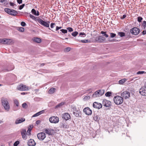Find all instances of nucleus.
<instances>
[{
  "label": "nucleus",
  "mask_w": 146,
  "mask_h": 146,
  "mask_svg": "<svg viewBox=\"0 0 146 146\" xmlns=\"http://www.w3.org/2000/svg\"><path fill=\"white\" fill-rule=\"evenodd\" d=\"M1 102L4 109L7 111H9L10 109V106L7 99H2Z\"/></svg>",
  "instance_id": "nucleus-3"
},
{
  "label": "nucleus",
  "mask_w": 146,
  "mask_h": 146,
  "mask_svg": "<svg viewBox=\"0 0 146 146\" xmlns=\"http://www.w3.org/2000/svg\"><path fill=\"white\" fill-rule=\"evenodd\" d=\"M142 19L143 18L141 17H139L137 18V21L139 22H141Z\"/></svg>",
  "instance_id": "nucleus-46"
},
{
  "label": "nucleus",
  "mask_w": 146,
  "mask_h": 146,
  "mask_svg": "<svg viewBox=\"0 0 146 146\" xmlns=\"http://www.w3.org/2000/svg\"><path fill=\"white\" fill-rule=\"evenodd\" d=\"M39 113V114L40 115L41 114L43 113L44 112V110H42L41 111H40L38 112Z\"/></svg>",
  "instance_id": "nucleus-63"
},
{
  "label": "nucleus",
  "mask_w": 146,
  "mask_h": 146,
  "mask_svg": "<svg viewBox=\"0 0 146 146\" xmlns=\"http://www.w3.org/2000/svg\"><path fill=\"white\" fill-rule=\"evenodd\" d=\"M90 98V97L89 96H85L84 99L85 100H87L89 99Z\"/></svg>",
  "instance_id": "nucleus-47"
},
{
  "label": "nucleus",
  "mask_w": 146,
  "mask_h": 146,
  "mask_svg": "<svg viewBox=\"0 0 146 146\" xmlns=\"http://www.w3.org/2000/svg\"><path fill=\"white\" fill-rule=\"evenodd\" d=\"M13 43L12 40L11 39H7L6 44H12Z\"/></svg>",
  "instance_id": "nucleus-31"
},
{
  "label": "nucleus",
  "mask_w": 146,
  "mask_h": 146,
  "mask_svg": "<svg viewBox=\"0 0 146 146\" xmlns=\"http://www.w3.org/2000/svg\"><path fill=\"white\" fill-rule=\"evenodd\" d=\"M25 119L24 118L19 117L17 119L15 122V123L16 124H18L19 123H22L25 121Z\"/></svg>",
  "instance_id": "nucleus-16"
},
{
  "label": "nucleus",
  "mask_w": 146,
  "mask_h": 146,
  "mask_svg": "<svg viewBox=\"0 0 146 146\" xmlns=\"http://www.w3.org/2000/svg\"><path fill=\"white\" fill-rule=\"evenodd\" d=\"M44 131L45 133L48 135L51 134V131H53V130L52 129H48L46 128H45L44 129Z\"/></svg>",
  "instance_id": "nucleus-22"
},
{
  "label": "nucleus",
  "mask_w": 146,
  "mask_h": 146,
  "mask_svg": "<svg viewBox=\"0 0 146 146\" xmlns=\"http://www.w3.org/2000/svg\"><path fill=\"white\" fill-rule=\"evenodd\" d=\"M26 134L27 133L26 130L24 129H23L22 130V131L21 132V135L23 138H25L26 137Z\"/></svg>",
  "instance_id": "nucleus-21"
},
{
  "label": "nucleus",
  "mask_w": 146,
  "mask_h": 146,
  "mask_svg": "<svg viewBox=\"0 0 146 146\" xmlns=\"http://www.w3.org/2000/svg\"><path fill=\"white\" fill-rule=\"evenodd\" d=\"M0 3L5 5H6L8 3L7 0H0Z\"/></svg>",
  "instance_id": "nucleus-24"
},
{
  "label": "nucleus",
  "mask_w": 146,
  "mask_h": 146,
  "mask_svg": "<svg viewBox=\"0 0 146 146\" xmlns=\"http://www.w3.org/2000/svg\"><path fill=\"white\" fill-rule=\"evenodd\" d=\"M106 32H104L103 31H102L101 32V34H103V36H105L107 38L108 37V35L106 34Z\"/></svg>",
  "instance_id": "nucleus-35"
},
{
  "label": "nucleus",
  "mask_w": 146,
  "mask_h": 146,
  "mask_svg": "<svg viewBox=\"0 0 146 146\" xmlns=\"http://www.w3.org/2000/svg\"><path fill=\"white\" fill-rule=\"evenodd\" d=\"M73 114L77 117H81V112L80 111L77 110L76 112H74Z\"/></svg>",
  "instance_id": "nucleus-19"
},
{
  "label": "nucleus",
  "mask_w": 146,
  "mask_h": 146,
  "mask_svg": "<svg viewBox=\"0 0 146 146\" xmlns=\"http://www.w3.org/2000/svg\"><path fill=\"white\" fill-rule=\"evenodd\" d=\"M30 128H29L27 131V134L28 135H30L31 134L30 132L33 128V127H31V125L30 126Z\"/></svg>",
  "instance_id": "nucleus-32"
},
{
  "label": "nucleus",
  "mask_w": 146,
  "mask_h": 146,
  "mask_svg": "<svg viewBox=\"0 0 146 146\" xmlns=\"http://www.w3.org/2000/svg\"><path fill=\"white\" fill-rule=\"evenodd\" d=\"M60 31H61L62 33L64 34L66 33L67 32V31L66 29H62L60 30Z\"/></svg>",
  "instance_id": "nucleus-43"
},
{
  "label": "nucleus",
  "mask_w": 146,
  "mask_h": 146,
  "mask_svg": "<svg viewBox=\"0 0 146 146\" xmlns=\"http://www.w3.org/2000/svg\"><path fill=\"white\" fill-rule=\"evenodd\" d=\"M127 81L125 79H123L119 80V84H122Z\"/></svg>",
  "instance_id": "nucleus-29"
},
{
  "label": "nucleus",
  "mask_w": 146,
  "mask_h": 146,
  "mask_svg": "<svg viewBox=\"0 0 146 146\" xmlns=\"http://www.w3.org/2000/svg\"><path fill=\"white\" fill-rule=\"evenodd\" d=\"M67 29L68 30V31L71 32L73 31V29L71 27H69L67 28Z\"/></svg>",
  "instance_id": "nucleus-48"
},
{
  "label": "nucleus",
  "mask_w": 146,
  "mask_h": 146,
  "mask_svg": "<svg viewBox=\"0 0 146 146\" xmlns=\"http://www.w3.org/2000/svg\"><path fill=\"white\" fill-rule=\"evenodd\" d=\"M96 121H99L100 120V117L97 115L95 116L94 118H93Z\"/></svg>",
  "instance_id": "nucleus-27"
},
{
  "label": "nucleus",
  "mask_w": 146,
  "mask_h": 146,
  "mask_svg": "<svg viewBox=\"0 0 146 146\" xmlns=\"http://www.w3.org/2000/svg\"><path fill=\"white\" fill-rule=\"evenodd\" d=\"M64 104V102H61L58 105L55 106V108H58L62 106Z\"/></svg>",
  "instance_id": "nucleus-30"
},
{
  "label": "nucleus",
  "mask_w": 146,
  "mask_h": 146,
  "mask_svg": "<svg viewBox=\"0 0 146 146\" xmlns=\"http://www.w3.org/2000/svg\"><path fill=\"white\" fill-rule=\"evenodd\" d=\"M143 26L144 27H146V21H144L143 22Z\"/></svg>",
  "instance_id": "nucleus-62"
},
{
  "label": "nucleus",
  "mask_w": 146,
  "mask_h": 146,
  "mask_svg": "<svg viewBox=\"0 0 146 146\" xmlns=\"http://www.w3.org/2000/svg\"><path fill=\"white\" fill-rule=\"evenodd\" d=\"M145 72L143 71H139L137 72V74H142L144 73Z\"/></svg>",
  "instance_id": "nucleus-50"
},
{
  "label": "nucleus",
  "mask_w": 146,
  "mask_h": 146,
  "mask_svg": "<svg viewBox=\"0 0 146 146\" xmlns=\"http://www.w3.org/2000/svg\"><path fill=\"white\" fill-rule=\"evenodd\" d=\"M33 40L35 42L38 43H40L41 42V39L38 38H34Z\"/></svg>",
  "instance_id": "nucleus-25"
},
{
  "label": "nucleus",
  "mask_w": 146,
  "mask_h": 146,
  "mask_svg": "<svg viewBox=\"0 0 146 146\" xmlns=\"http://www.w3.org/2000/svg\"><path fill=\"white\" fill-rule=\"evenodd\" d=\"M27 144L29 146H34L36 143L33 139H30L28 141Z\"/></svg>",
  "instance_id": "nucleus-18"
},
{
  "label": "nucleus",
  "mask_w": 146,
  "mask_h": 146,
  "mask_svg": "<svg viewBox=\"0 0 146 146\" xmlns=\"http://www.w3.org/2000/svg\"><path fill=\"white\" fill-rule=\"evenodd\" d=\"M14 103L15 104L17 107L19 106V103L18 101L17 100H15L14 101Z\"/></svg>",
  "instance_id": "nucleus-39"
},
{
  "label": "nucleus",
  "mask_w": 146,
  "mask_h": 146,
  "mask_svg": "<svg viewBox=\"0 0 146 146\" xmlns=\"http://www.w3.org/2000/svg\"><path fill=\"white\" fill-rule=\"evenodd\" d=\"M140 94L143 96H146V88L144 87H142L139 90Z\"/></svg>",
  "instance_id": "nucleus-14"
},
{
  "label": "nucleus",
  "mask_w": 146,
  "mask_h": 146,
  "mask_svg": "<svg viewBox=\"0 0 146 146\" xmlns=\"http://www.w3.org/2000/svg\"><path fill=\"white\" fill-rule=\"evenodd\" d=\"M62 28V27H58V26H57L56 28V31H58V30L61 29Z\"/></svg>",
  "instance_id": "nucleus-56"
},
{
  "label": "nucleus",
  "mask_w": 146,
  "mask_h": 146,
  "mask_svg": "<svg viewBox=\"0 0 146 146\" xmlns=\"http://www.w3.org/2000/svg\"><path fill=\"white\" fill-rule=\"evenodd\" d=\"M78 34V32L75 31L72 33V35L73 36L75 37Z\"/></svg>",
  "instance_id": "nucleus-40"
},
{
  "label": "nucleus",
  "mask_w": 146,
  "mask_h": 146,
  "mask_svg": "<svg viewBox=\"0 0 146 146\" xmlns=\"http://www.w3.org/2000/svg\"><path fill=\"white\" fill-rule=\"evenodd\" d=\"M25 94H26V93H25V92H23V93H21V94L23 95H25Z\"/></svg>",
  "instance_id": "nucleus-64"
},
{
  "label": "nucleus",
  "mask_w": 146,
  "mask_h": 146,
  "mask_svg": "<svg viewBox=\"0 0 146 146\" xmlns=\"http://www.w3.org/2000/svg\"><path fill=\"white\" fill-rule=\"evenodd\" d=\"M21 25L23 27H25L26 25V24L24 22H22L21 23Z\"/></svg>",
  "instance_id": "nucleus-54"
},
{
  "label": "nucleus",
  "mask_w": 146,
  "mask_h": 146,
  "mask_svg": "<svg viewBox=\"0 0 146 146\" xmlns=\"http://www.w3.org/2000/svg\"><path fill=\"white\" fill-rule=\"evenodd\" d=\"M6 38L4 39H0V43L3 44H6Z\"/></svg>",
  "instance_id": "nucleus-26"
},
{
  "label": "nucleus",
  "mask_w": 146,
  "mask_h": 146,
  "mask_svg": "<svg viewBox=\"0 0 146 146\" xmlns=\"http://www.w3.org/2000/svg\"><path fill=\"white\" fill-rule=\"evenodd\" d=\"M39 113L38 112L36 113L35 114H34L33 116V117H37L39 115H40Z\"/></svg>",
  "instance_id": "nucleus-52"
},
{
  "label": "nucleus",
  "mask_w": 146,
  "mask_h": 146,
  "mask_svg": "<svg viewBox=\"0 0 146 146\" xmlns=\"http://www.w3.org/2000/svg\"><path fill=\"white\" fill-rule=\"evenodd\" d=\"M76 108L74 106H71V110L73 112V114H74V112H76L77 110Z\"/></svg>",
  "instance_id": "nucleus-34"
},
{
  "label": "nucleus",
  "mask_w": 146,
  "mask_h": 146,
  "mask_svg": "<svg viewBox=\"0 0 146 146\" xmlns=\"http://www.w3.org/2000/svg\"><path fill=\"white\" fill-rule=\"evenodd\" d=\"M30 17L33 19H35V17L33 15L30 14L29 15Z\"/></svg>",
  "instance_id": "nucleus-55"
},
{
  "label": "nucleus",
  "mask_w": 146,
  "mask_h": 146,
  "mask_svg": "<svg viewBox=\"0 0 146 146\" xmlns=\"http://www.w3.org/2000/svg\"><path fill=\"white\" fill-rule=\"evenodd\" d=\"M96 42L99 43H102L105 41L106 38L101 36H99L98 37H96L95 39Z\"/></svg>",
  "instance_id": "nucleus-11"
},
{
  "label": "nucleus",
  "mask_w": 146,
  "mask_h": 146,
  "mask_svg": "<svg viewBox=\"0 0 146 146\" xmlns=\"http://www.w3.org/2000/svg\"><path fill=\"white\" fill-rule=\"evenodd\" d=\"M143 35H144L146 34V31H143L142 33Z\"/></svg>",
  "instance_id": "nucleus-61"
},
{
  "label": "nucleus",
  "mask_w": 146,
  "mask_h": 146,
  "mask_svg": "<svg viewBox=\"0 0 146 146\" xmlns=\"http://www.w3.org/2000/svg\"><path fill=\"white\" fill-rule=\"evenodd\" d=\"M130 95V92L127 91H122L121 94V97L126 99L129 98Z\"/></svg>",
  "instance_id": "nucleus-6"
},
{
  "label": "nucleus",
  "mask_w": 146,
  "mask_h": 146,
  "mask_svg": "<svg viewBox=\"0 0 146 146\" xmlns=\"http://www.w3.org/2000/svg\"><path fill=\"white\" fill-rule=\"evenodd\" d=\"M69 126L66 122L62 123L61 127L64 129H68L69 128Z\"/></svg>",
  "instance_id": "nucleus-20"
},
{
  "label": "nucleus",
  "mask_w": 146,
  "mask_h": 146,
  "mask_svg": "<svg viewBox=\"0 0 146 146\" xmlns=\"http://www.w3.org/2000/svg\"><path fill=\"white\" fill-rule=\"evenodd\" d=\"M38 21L39 23H40L42 25L46 27H49L48 29L50 30L49 27V22H45L42 20V19H40L38 20Z\"/></svg>",
  "instance_id": "nucleus-7"
},
{
  "label": "nucleus",
  "mask_w": 146,
  "mask_h": 146,
  "mask_svg": "<svg viewBox=\"0 0 146 146\" xmlns=\"http://www.w3.org/2000/svg\"><path fill=\"white\" fill-rule=\"evenodd\" d=\"M80 42H81L82 43H87L90 42V41H89L87 39H85L83 40H81L80 41Z\"/></svg>",
  "instance_id": "nucleus-36"
},
{
  "label": "nucleus",
  "mask_w": 146,
  "mask_h": 146,
  "mask_svg": "<svg viewBox=\"0 0 146 146\" xmlns=\"http://www.w3.org/2000/svg\"><path fill=\"white\" fill-rule=\"evenodd\" d=\"M110 37L111 38H113L114 37H115L116 36V34H115L113 33H110Z\"/></svg>",
  "instance_id": "nucleus-41"
},
{
  "label": "nucleus",
  "mask_w": 146,
  "mask_h": 146,
  "mask_svg": "<svg viewBox=\"0 0 146 146\" xmlns=\"http://www.w3.org/2000/svg\"><path fill=\"white\" fill-rule=\"evenodd\" d=\"M93 107L95 108L100 109L102 107V105L101 104L98 102H94L93 105Z\"/></svg>",
  "instance_id": "nucleus-15"
},
{
  "label": "nucleus",
  "mask_w": 146,
  "mask_h": 146,
  "mask_svg": "<svg viewBox=\"0 0 146 146\" xmlns=\"http://www.w3.org/2000/svg\"><path fill=\"white\" fill-rule=\"evenodd\" d=\"M40 122H41V121H40L37 120L36 121V123L37 125H38L40 123Z\"/></svg>",
  "instance_id": "nucleus-59"
},
{
  "label": "nucleus",
  "mask_w": 146,
  "mask_h": 146,
  "mask_svg": "<svg viewBox=\"0 0 146 146\" xmlns=\"http://www.w3.org/2000/svg\"><path fill=\"white\" fill-rule=\"evenodd\" d=\"M126 16V15H124L122 17H121V19H124L125 18Z\"/></svg>",
  "instance_id": "nucleus-60"
},
{
  "label": "nucleus",
  "mask_w": 146,
  "mask_h": 146,
  "mask_svg": "<svg viewBox=\"0 0 146 146\" xmlns=\"http://www.w3.org/2000/svg\"><path fill=\"white\" fill-rule=\"evenodd\" d=\"M37 137L40 140H43L45 138V134L44 133L41 132L37 134Z\"/></svg>",
  "instance_id": "nucleus-13"
},
{
  "label": "nucleus",
  "mask_w": 146,
  "mask_h": 146,
  "mask_svg": "<svg viewBox=\"0 0 146 146\" xmlns=\"http://www.w3.org/2000/svg\"><path fill=\"white\" fill-rule=\"evenodd\" d=\"M102 104L104 106L107 107H110L111 105V102L106 99H104L103 100Z\"/></svg>",
  "instance_id": "nucleus-12"
},
{
  "label": "nucleus",
  "mask_w": 146,
  "mask_h": 146,
  "mask_svg": "<svg viewBox=\"0 0 146 146\" xmlns=\"http://www.w3.org/2000/svg\"><path fill=\"white\" fill-rule=\"evenodd\" d=\"M9 4L13 8L16 7L17 6L14 3H13L11 2H10Z\"/></svg>",
  "instance_id": "nucleus-37"
},
{
  "label": "nucleus",
  "mask_w": 146,
  "mask_h": 146,
  "mask_svg": "<svg viewBox=\"0 0 146 146\" xmlns=\"http://www.w3.org/2000/svg\"><path fill=\"white\" fill-rule=\"evenodd\" d=\"M22 107L23 108H26L27 107V105L26 103H24L22 104Z\"/></svg>",
  "instance_id": "nucleus-49"
},
{
  "label": "nucleus",
  "mask_w": 146,
  "mask_h": 146,
  "mask_svg": "<svg viewBox=\"0 0 146 146\" xmlns=\"http://www.w3.org/2000/svg\"><path fill=\"white\" fill-rule=\"evenodd\" d=\"M4 11L8 14L12 16H15L18 14V12L16 11L9 8H5Z\"/></svg>",
  "instance_id": "nucleus-1"
},
{
  "label": "nucleus",
  "mask_w": 146,
  "mask_h": 146,
  "mask_svg": "<svg viewBox=\"0 0 146 146\" xmlns=\"http://www.w3.org/2000/svg\"><path fill=\"white\" fill-rule=\"evenodd\" d=\"M140 29L137 27H134L132 28L130 30L131 33L133 35H137L140 32Z\"/></svg>",
  "instance_id": "nucleus-9"
},
{
  "label": "nucleus",
  "mask_w": 146,
  "mask_h": 146,
  "mask_svg": "<svg viewBox=\"0 0 146 146\" xmlns=\"http://www.w3.org/2000/svg\"><path fill=\"white\" fill-rule=\"evenodd\" d=\"M30 88V87L23 84L19 85L17 87V89L20 91H27Z\"/></svg>",
  "instance_id": "nucleus-5"
},
{
  "label": "nucleus",
  "mask_w": 146,
  "mask_h": 146,
  "mask_svg": "<svg viewBox=\"0 0 146 146\" xmlns=\"http://www.w3.org/2000/svg\"><path fill=\"white\" fill-rule=\"evenodd\" d=\"M55 25L54 23H51L50 24V27L51 28H52L54 27V25Z\"/></svg>",
  "instance_id": "nucleus-57"
},
{
  "label": "nucleus",
  "mask_w": 146,
  "mask_h": 146,
  "mask_svg": "<svg viewBox=\"0 0 146 146\" xmlns=\"http://www.w3.org/2000/svg\"><path fill=\"white\" fill-rule=\"evenodd\" d=\"M83 111L86 115H91L92 113V110L89 107L85 108L83 109Z\"/></svg>",
  "instance_id": "nucleus-10"
},
{
  "label": "nucleus",
  "mask_w": 146,
  "mask_h": 146,
  "mask_svg": "<svg viewBox=\"0 0 146 146\" xmlns=\"http://www.w3.org/2000/svg\"><path fill=\"white\" fill-rule=\"evenodd\" d=\"M55 88H51L49 90L48 93L50 94H52L55 92Z\"/></svg>",
  "instance_id": "nucleus-28"
},
{
  "label": "nucleus",
  "mask_w": 146,
  "mask_h": 146,
  "mask_svg": "<svg viewBox=\"0 0 146 146\" xmlns=\"http://www.w3.org/2000/svg\"><path fill=\"white\" fill-rule=\"evenodd\" d=\"M19 31L21 32H23L24 31V28L23 27H19L18 29Z\"/></svg>",
  "instance_id": "nucleus-42"
},
{
  "label": "nucleus",
  "mask_w": 146,
  "mask_h": 146,
  "mask_svg": "<svg viewBox=\"0 0 146 146\" xmlns=\"http://www.w3.org/2000/svg\"><path fill=\"white\" fill-rule=\"evenodd\" d=\"M111 94V93L110 92H107L105 94V95L106 97H110Z\"/></svg>",
  "instance_id": "nucleus-38"
},
{
  "label": "nucleus",
  "mask_w": 146,
  "mask_h": 146,
  "mask_svg": "<svg viewBox=\"0 0 146 146\" xmlns=\"http://www.w3.org/2000/svg\"><path fill=\"white\" fill-rule=\"evenodd\" d=\"M62 118L65 120L67 121L70 119V114L68 113H64L62 115Z\"/></svg>",
  "instance_id": "nucleus-17"
},
{
  "label": "nucleus",
  "mask_w": 146,
  "mask_h": 146,
  "mask_svg": "<svg viewBox=\"0 0 146 146\" xmlns=\"http://www.w3.org/2000/svg\"><path fill=\"white\" fill-rule=\"evenodd\" d=\"M19 143V141H15L13 144L14 146H17Z\"/></svg>",
  "instance_id": "nucleus-44"
},
{
  "label": "nucleus",
  "mask_w": 146,
  "mask_h": 146,
  "mask_svg": "<svg viewBox=\"0 0 146 146\" xmlns=\"http://www.w3.org/2000/svg\"><path fill=\"white\" fill-rule=\"evenodd\" d=\"M79 35L81 36L84 35V36H86V34L84 33H80L79 34Z\"/></svg>",
  "instance_id": "nucleus-51"
},
{
  "label": "nucleus",
  "mask_w": 146,
  "mask_h": 146,
  "mask_svg": "<svg viewBox=\"0 0 146 146\" xmlns=\"http://www.w3.org/2000/svg\"><path fill=\"white\" fill-rule=\"evenodd\" d=\"M70 47H67L65 48L64 50L65 52H68L70 50Z\"/></svg>",
  "instance_id": "nucleus-45"
},
{
  "label": "nucleus",
  "mask_w": 146,
  "mask_h": 146,
  "mask_svg": "<svg viewBox=\"0 0 146 146\" xmlns=\"http://www.w3.org/2000/svg\"><path fill=\"white\" fill-rule=\"evenodd\" d=\"M31 12L32 14L36 16H39V12L38 11H37L36 12V10L34 9H32L31 10Z\"/></svg>",
  "instance_id": "nucleus-23"
},
{
  "label": "nucleus",
  "mask_w": 146,
  "mask_h": 146,
  "mask_svg": "<svg viewBox=\"0 0 146 146\" xmlns=\"http://www.w3.org/2000/svg\"><path fill=\"white\" fill-rule=\"evenodd\" d=\"M22 0H17V3L19 4H21L22 3Z\"/></svg>",
  "instance_id": "nucleus-58"
},
{
  "label": "nucleus",
  "mask_w": 146,
  "mask_h": 146,
  "mask_svg": "<svg viewBox=\"0 0 146 146\" xmlns=\"http://www.w3.org/2000/svg\"><path fill=\"white\" fill-rule=\"evenodd\" d=\"M25 5L24 4H22L21 5H20L19 6V9L20 10H21V9H22L23 8V7H24Z\"/></svg>",
  "instance_id": "nucleus-53"
},
{
  "label": "nucleus",
  "mask_w": 146,
  "mask_h": 146,
  "mask_svg": "<svg viewBox=\"0 0 146 146\" xmlns=\"http://www.w3.org/2000/svg\"><path fill=\"white\" fill-rule=\"evenodd\" d=\"M113 101L116 104L120 105L123 102V98L121 96H117L114 97Z\"/></svg>",
  "instance_id": "nucleus-2"
},
{
  "label": "nucleus",
  "mask_w": 146,
  "mask_h": 146,
  "mask_svg": "<svg viewBox=\"0 0 146 146\" xmlns=\"http://www.w3.org/2000/svg\"><path fill=\"white\" fill-rule=\"evenodd\" d=\"M104 93V91L103 90H98L93 94L92 97L93 98L99 97L103 95Z\"/></svg>",
  "instance_id": "nucleus-4"
},
{
  "label": "nucleus",
  "mask_w": 146,
  "mask_h": 146,
  "mask_svg": "<svg viewBox=\"0 0 146 146\" xmlns=\"http://www.w3.org/2000/svg\"><path fill=\"white\" fill-rule=\"evenodd\" d=\"M49 120L51 123H56L58 122L59 118L57 116H53L50 117L49 119Z\"/></svg>",
  "instance_id": "nucleus-8"
},
{
  "label": "nucleus",
  "mask_w": 146,
  "mask_h": 146,
  "mask_svg": "<svg viewBox=\"0 0 146 146\" xmlns=\"http://www.w3.org/2000/svg\"><path fill=\"white\" fill-rule=\"evenodd\" d=\"M118 34L121 37H122L125 36V33L123 32H118Z\"/></svg>",
  "instance_id": "nucleus-33"
}]
</instances>
